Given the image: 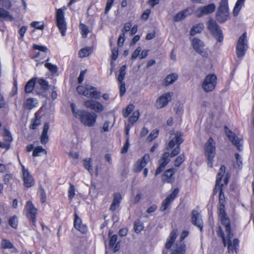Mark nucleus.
Here are the masks:
<instances>
[{
  "label": "nucleus",
  "instance_id": "obj_36",
  "mask_svg": "<svg viewBox=\"0 0 254 254\" xmlns=\"http://www.w3.org/2000/svg\"><path fill=\"white\" fill-rule=\"evenodd\" d=\"M186 156L184 153L179 155L174 160V165L176 167H180L185 162Z\"/></svg>",
  "mask_w": 254,
  "mask_h": 254
},
{
  "label": "nucleus",
  "instance_id": "obj_18",
  "mask_svg": "<svg viewBox=\"0 0 254 254\" xmlns=\"http://www.w3.org/2000/svg\"><path fill=\"white\" fill-rule=\"evenodd\" d=\"M172 99V94L170 92L163 94L157 98L155 103L157 109H161L166 107Z\"/></svg>",
  "mask_w": 254,
  "mask_h": 254
},
{
  "label": "nucleus",
  "instance_id": "obj_44",
  "mask_svg": "<svg viewBox=\"0 0 254 254\" xmlns=\"http://www.w3.org/2000/svg\"><path fill=\"white\" fill-rule=\"evenodd\" d=\"M159 165L158 167L156 169L155 173V176H157L159 174H160L164 169L166 165L169 163L168 162L163 161L159 160Z\"/></svg>",
  "mask_w": 254,
  "mask_h": 254
},
{
  "label": "nucleus",
  "instance_id": "obj_37",
  "mask_svg": "<svg viewBox=\"0 0 254 254\" xmlns=\"http://www.w3.org/2000/svg\"><path fill=\"white\" fill-rule=\"evenodd\" d=\"M134 109V106L132 104H129L126 109L122 111L124 118H126L132 112Z\"/></svg>",
  "mask_w": 254,
  "mask_h": 254
},
{
  "label": "nucleus",
  "instance_id": "obj_39",
  "mask_svg": "<svg viewBox=\"0 0 254 254\" xmlns=\"http://www.w3.org/2000/svg\"><path fill=\"white\" fill-rule=\"evenodd\" d=\"M79 27L80 30V33L82 37L83 38H86L89 33V30L87 26L85 24L81 23L79 24Z\"/></svg>",
  "mask_w": 254,
  "mask_h": 254
},
{
  "label": "nucleus",
  "instance_id": "obj_54",
  "mask_svg": "<svg viewBox=\"0 0 254 254\" xmlns=\"http://www.w3.org/2000/svg\"><path fill=\"white\" fill-rule=\"evenodd\" d=\"M4 140L5 142L9 143L10 145V143L12 141V136L10 132L8 130H6L4 132Z\"/></svg>",
  "mask_w": 254,
  "mask_h": 254
},
{
  "label": "nucleus",
  "instance_id": "obj_31",
  "mask_svg": "<svg viewBox=\"0 0 254 254\" xmlns=\"http://www.w3.org/2000/svg\"><path fill=\"white\" fill-rule=\"evenodd\" d=\"M204 28L203 24L199 23L193 25L191 28L190 32V34L191 36H194L197 33H200Z\"/></svg>",
  "mask_w": 254,
  "mask_h": 254
},
{
  "label": "nucleus",
  "instance_id": "obj_6",
  "mask_svg": "<svg viewBox=\"0 0 254 254\" xmlns=\"http://www.w3.org/2000/svg\"><path fill=\"white\" fill-rule=\"evenodd\" d=\"M229 16L228 0H220L219 5L216 13L217 20L220 23L226 21Z\"/></svg>",
  "mask_w": 254,
  "mask_h": 254
},
{
  "label": "nucleus",
  "instance_id": "obj_19",
  "mask_svg": "<svg viewBox=\"0 0 254 254\" xmlns=\"http://www.w3.org/2000/svg\"><path fill=\"white\" fill-rule=\"evenodd\" d=\"M175 169L173 168L166 170L161 176L162 184H172L175 181Z\"/></svg>",
  "mask_w": 254,
  "mask_h": 254
},
{
  "label": "nucleus",
  "instance_id": "obj_57",
  "mask_svg": "<svg viewBox=\"0 0 254 254\" xmlns=\"http://www.w3.org/2000/svg\"><path fill=\"white\" fill-rule=\"evenodd\" d=\"M120 88V95L122 97L124 95L126 91L125 82H119Z\"/></svg>",
  "mask_w": 254,
  "mask_h": 254
},
{
  "label": "nucleus",
  "instance_id": "obj_52",
  "mask_svg": "<svg viewBox=\"0 0 254 254\" xmlns=\"http://www.w3.org/2000/svg\"><path fill=\"white\" fill-rule=\"evenodd\" d=\"M32 48L34 50H38L40 51L44 52V53H47L49 51L47 47L45 46H41L37 44H33Z\"/></svg>",
  "mask_w": 254,
  "mask_h": 254
},
{
  "label": "nucleus",
  "instance_id": "obj_9",
  "mask_svg": "<svg viewBox=\"0 0 254 254\" xmlns=\"http://www.w3.org/2000/svg\"><path fill=\"white\" fill-rule=\"evenodd\" d=\"M217 84V77L214 73L207 75L202 83V88L205 92L213 91Z\"/></svg>",
  "mask_w": 254,
  "mask_h": 254
},
{
  "label": "nucleus",
  "instance_id": "obj_45",
  "mask_svg": "<svg viewBox=\"0 0 254 254\" xmlns=\"http://www.w3.org/2000/svg\"><path fill=\"white\" fill-rule=\"evenodd\" d=\"M38 83L41 86V88L44 91H46L49 89V83L45 79L41 78L37 80Z\"/></svg>",
  "mask_w": 254,
  "mask_h": 254
},
{
  "label": "nucleus",
  "instance_id": "obj_47",
  "mask_svg": "<svg viewBox=\"0 0 254 254\" xmlns=\"http://www.w3.org/2000/svg\"><path fill=\"white\" fill-rule=\"evenodd\" d=\"M159 130L155 129L151 131L149 135L148 136L147 140L148 142H151L153 140L156 138L159 135Z\"/></svg>",
  "mask_w": 254,
  "mask_h": 254
},
{
  "label": "nucleus",
  "instance_id": "obj_16",
  "mask_svg": "<svg viewBox=\"0 0 254 254\" xmlns=\"http://www.w3.org/2000/svg\"><path fill=\"white\" fill-rule=\"evenodd\" d=\"M73 227L82 234H86L88 230L87 225L82 223L81 219L76 212L74 214Z\"/></svg>",
  "mask_w": 254,
  "mask_h": 254
},
{
  "label": "nucleus",
  "instance_id": "obj_50",
  "mask_svg": "<svg viewBox=\"0 0 254 254\" xmlns=\"http://www.w3.org/2000/svg\"><path fill=\"white\" fill-rule=\"evenodd\" d=\"M40 201L42 203H44L46 201V193L43 188L40 187L39 189Z\"/></svg>",
  "mask_w": 254,
  "mask_h": 254
},
{
  "label": "nucleus",
  "instance_id": "obj_51",
  "mask_svg": "<svg viewBox=\"0 0 254 254\" xmlns=\"http://www.w3.org/2000/svg\"><path fill=\"white\" fill-rule=\"evenodd\" d=\"M27 27L26 26H22L18 31V33L20 35L18 38L19 40L22 41L24 39V35L27 31Z\"/></svg>",
  "mask_w": 254,
  "mask_h": 254
},
{
  "label": "nucleus",
  "instance_id": "obj_5",
  "mask_svg": "<svg viewBox=\"0 0 254 254\" xmlns=\"http://www.w3.org/2000/svg\"><path fill=\"white\" fill-rule=\"evenodd\" d=\"M24 210L25 216L28 220L31 223L32 226L34 229L37 227V217L38 215V209L35 207L31 200L26 202Z\"/></svg>",
  "mask_w": 254,
  "mask_h": 254
},
{
  "label": "nucleus",
  "instance_id": "obj_14",
  "mask_svg": "<svg viewBox=\"0 0 254 254\" xmlns=\"http://www.w3.org/2000/svg\"><path fill=\"white\" fill-rule=\"evenodd\" d=\"M179 193V188H176L174 189L173 191L162 201L160 208V211H165L167 210L171 202H172L178 196Z\"/></svg>",
  "mask_w": 254,
  "mask_h": 254
},
{
  "label": "nucleus",
  "instance_id": "obj_2",
  "mask_svg": "<svg viewBox=\"0 0 254 254\" xmlns=\"http://www.w3.org/2000/svg\"><path fill=\"white\" fill-rule=\"evenodd\" d=\"M76 90L79 94L91 98V99L85 100L83 104L85 108L93 110L95 112L76 109L75 105L71 103L70 108L73 115L85 126L93 127L96 123L97 118L96 113H100L104 111L105 107L100 102L92 99H99L101 97V93L98 91L95 87L89 84L78 85L76 87Z\"/></svg>",
  "mask_w": 254,
  "mask_h": 254
},
{
  "label": "nucleus",
  "instance_id": "obj_59",
  "mask_svg": "<svg viewBox=\"0 0 254 254\" xmlns=\"http://www.w3.org/2000/svg\"><path fill=\"white\" fill-rule=\"evenodd\" d=\"M129 147V139H128V138H127L126 139V142L124 144L123 148H122L121 153L122 154H125V153H127Z\"/></svg>",
  "mask_w": 254,
  "mask_h": 254
},
{
  "label": "nucleus",
  "instance_id": "obj_35",
  "mask_svg": "<svg viewBox=\"0 0 254 254\" xmlns=\"http://www.w3.org/2000/svg\"><path fill=\"white\" fill-rule=\"evenodd\" d=\"M69 188L68 189V198L70 201H72L75 195V186L70 183Z\"/></svg>",
  "mask_w": 254,
  "mask_h": 254
},
{
  "label": "nucleus",
  "instance_id": "obj_26",
  "mask_svg": "<svg viewBox=\"0 0 254 254\" xmlns=\"http://www.w3.org/2000/svg\"><path fill=\"white\" fill-rule=\"evenodd\" d=\"M93 51L92 47H86L82 48L78 51V57L80 58L87 57L92 53Z\"/></svg>",
  "mask_w": 254,
  "mask_h": 254
},
{
  "label": "nucleus",
  "instance_id": "obj_53",
  "mask_svg": "<svg viewBox=\"0 0 254 254\" xmlns=\"http://www.w3.org/2000/svg\"><path fill=\"white\" fill-rule=\"evenodd\" d=\"M30 25L32 27L38 30H43L44 28V25L38 21H33L31 23Z\"/></svg>",
  "mask_w": 254,
  "mask_h": 254
},
{
  "label": "nucleus",
  "instance_id": "obj_41",
  "mask_svg": "<svg viewBox=\"0 0 254 254\" xmlns=\"http://www.w3.org/2000/svg\"><path fill=\"white\" fill-rule=\"evenodd\" d=\"M246 0H237L235 3L233 12L234 14H238L240 12L242 7L244 5Z\"/></svg>",
  "mask_w": 254,
  "mask_h": 254
},
{
  "label": "nucleus",
  "instance_id": "obj_12",
  "mask_svg": "<svg viewBox=\"0 0 254 254\" xmlns=\"http://www.w3.org/2000/svg\"><path fill=\"white\" fill-rule=\"evenodd\" d=\"M226 135L231 143L235 145L239 151L243 150V140L238 137L227 126L224 127Z\"/></svg>",
  "mask_w": 254,
  "mask_h": 254
},
{
  "label": "nucleus",
  "instance_id": "obj_46",
  "mask_svg": "<svg viewBox=\"0 0 254 254\" xmlns=\"http://www.w3.org/2000/svg\"><path fill=\"white\" fill-rule=\"evenodd\" d=\"M83 166L89 173H91L93 172L92 160L91 158L85 159L83 160Z\"/></svg>",
  "mask_w": 254,
  "mask_h": 254
},
{
  "label": "nucleus",
  "instance_id": "obj_21",
  "mask_svg": "<svg viewBox=\"0 0 254 254\" xmlns=\"http://www.w3.org/2000/svg\"><path fill=\"white\" fill-rule=\"evenodd\" d=\"M192 46L194 50L199 54L205 57L207 54L202 49L204 47L203 43L197 38H194L192 40Z\"/></svg>",
  "mask_w": 254,
  "mask_h": 254
},
{
  "label": "nucleus",
  "instance_id": "obj_60",
  "mask_svg": "<svg viewBox=\"0 0 254 254\" xmlns=\"http://www.w3.org/2000/svg\"><path fill=\"white\" fill-rule=\"evenodd\" d=\"M125 36L124 34L121 33L118 39L117 44L119 47H122L124 45L125 41Z\"/></svg>",
  "mask_w": 254,
  "mask_h": 254
},
{
  "label": "nucleus",
  "instance_id": "obj_24",
  "mask_svg": "<svg viewBox=\"0 0 254 254\" xmlns=\"http://www.w3.org/2000/svg\"><path fill=\"white\" fill-rule=\"evenodd\" d=\"M186 245L184 243H176L175 248L172 250L171 254H186Z\"/></svg>",
  "mask_w": 254,
  "mask_h": 254
},
{
  "label": "nucleus",
  "instance_id": "obj_15",
  "mask_svg": "<svg viewBox=\"0 0 254 254\" xmlns=\"http://www.w3.org/2000/svg\"><path fill=\"white\" fill-rule=\"evenodd\" d=\"M191 222L201 232L203 229V222L200 214L195 210H192L191 213Z\"/></svg>",
  "mask_w": 254,
  "mask_h": 254
},
{
  "label": "nucleus",
  "instance_id": "obj_55",
  "mask_svg": "<svg viewBox=\"0 0 254 254\" xmlns=\"http://www.w3.org/2000/svg\"><path fill=\"white\" fill-rule=\"evenodd\" d=\"M132 26V24L131 22H127L126 23L122 29V33L126 35V34L129 31H130Z\"/></svg>",
  "mask_w": 254,
  "mask_h": 254
},
{
  "label": "nucleus",
  "instance_id": "obj_17",
  "mask_svg": "<svg viewBox=\"0 0 254 254\" xmlns=\"http://www.w3.org/2000/svg\"><path fill=\"white\" fill-rule=\"evenodd\" d=\"M22 179L23 181V185L26 188H29L34 185L35 180L33 176L30 174L27 169L22 166Z\"/></svg>",
  "mask_w": 254,
  "mask_h": 254
},
{
  "label": "nucleus",
  "instance_id": "obj_49",
  "mask_svg": "<svg viewBox=\"0 0 254 254\" xmlns=\"http://www.w3.org/2000/svg\"><path fill=\"white\" fill-rule=\"evenodd\" d=\"M13 179V175L11 174H5L2 177V181L4 184L8 185Z\"/></svg>",
  "mask_w": 254,
  "mask_h": 254
},
{
  "label": "nucleus",
  "instance_id": "obj_61",
  "mask_svg": "<svg viewBox=\"0 0 254 254\" xmlns=\"http://www.w3.org/2000/svg\"><path fill=\"white\" fill-rule=\"evenodd\" d=\"M114 0H107L106 7L105 8V13H107L111 8Z\"/></svg>",
  "mask_w": 254,
  "mask_h": 254
},
{
  "label": "nucleus",
  "instance_id": "obj_64",
  "mask_svg": "<svg viewBox=\"0 0 254 254\" xmlns=\"http://www.w3.org/2000/svg\"><path fill=\"white\" fill-rule=\"evenodd\" d=\"M151 12V10L149 9H146L141 14V18L143 19L147 20Z\"/></svg>",
  "mask_w": 254,
  "mask_h": 254
},
{
  "label": "nucleus",
  "instance_id": "obj_4",
  "mask_svg": "<svg viewBox=\"0 0 254 254\" xmlns=\"http://www.w3.org/2000/svg\"><path fill=\"white\" fill-rule=\"evenodd\" d=\"M204 155L207 158L208 166L213 167L214 158L216 155V143L212 137H210L204 145Z\"/></svg>",
  "mask_w": 254,
  "mask_h": 254
},
{
  "label": "nucleus",
  "instance_id": "obj_58",
  "mask_svg": "<svg viewBox=\"0 0 254 254\" xmlns=\"http://www.w3.org/2000/svg\"><path fill=\"white\" fill-rule=\"evenodd\" d=\"M141 51V48L140 47H138L136 49L132 52L131 54V59L135 60L137 59L138 56L140 55Z\"/></svg>",
  "mask_w": 254,
  "mask_h": 254
},
{
  "label": "nucleus",
  "instance_id": "obj_3",
  "mask_svg": "<svg viewBox=\"0 0 254 254\" xmlns=\"http://www.w3.org/2000/svg\"><path fill=\"white\" fill-rule=\"evenodd\" d=\"M183 134L181 132H177L175 136L171 139L166 146V149L169 150L173 149L171 151L170 153L169 152H165L163 154L161 161L169 162V157H174L178 155L181 151V144L183 142L184 139L182 137Z\"/></svg>",
  "mask_w": 254,
  "mask_h": 254
},
{
  "label": "nucleus",
  "instance_id": "obj_20",
  "mask_svg": "<svg viewBox=\"0 0 254 254\" xmlns=\"http://www.w3.org/2000/svg\"><path fill=\"white\" fill-rule=\"evenodd\" d=\"M0 5L2 6V7H0V18H7L10 17L9 12L3 8L7 9H10L12 6V3L10 0H0Z\"/></svg>",
  "mask_w": 254,
  "mask_h": 254
},
{
  "label": "nucleus",
  "instance_id": "obj_28",
  "mask_svg": "<svg viewBox=\"0 0 254 254\" xmlns=\"http://www.w3.org/2000/svg\"><path fill=\"white\" fill-rule=\"evenodd\" d=\"M36 99L33 98H29L24 101L23 107L24 109L30 110L36 107L37 103L35 102Z\"/></svg>",
  "mask_w": 254,
  "mask_h": 254
},
{
  "label": "nucleus",
  "instance_id": "obj_38",
  "mask_svg": "<svg viewBox=\"0 0 254 254\" xmlns=\"http://www.w3.org/2000/svg\"><path fill=\"white\" fill-rule=\"evenodd\" d=\"M126 65H123L121 67L119 70V74L117 78L119 82H125L123 80H124L126 75Z\"/></svg>",
  "mask_w": 254,
  "mask_h": 254
},
{
  "label": "nucleus",
  "instance_id": "obj_25",
  "mask_svg": "<svg viewBox=\"0 0 254 254\" xmlns=\"http://www.w3.org/2000/svg\"><path fill=\"white\" fill-rule=\"evenodd\" d=\"M37 78L33 77L30 79L25 84L24 90L26 93H30L34 90Z\"/></svg>",
  "mask_w": 254,
  "mask_h": 254
},
{
  "label": "nucleus",
  "instance_id": "obj_7",
  "mask_svg": "<svg viewBox=\"0 0 254 254\" xmlns=\"http://www.w3.org/2000/svg\"><path fill=\"white\" fill-rule=\"evenodd\" d=\"M56 25L62 36H64L67 30V25L64 18V13L62 8L56 9Z\"/></svg>",
  "mask_w": 254,
  "mask_h": 254
},
{
  "label": "nucleus",
  "instance_id": "obj_63",
  "mask_svg": "<svg viewBox=\"0 0 254 254\" xmlns=\"http://www.w3.org/2000/svg\"><path fill=\"white\" fill-rule=\"evenodd\" d=\"M235 156L236 159V163L239 167H241L243 164L242 159L240 155V154L238 153H236L235 154Z\"/></svg>",
  "mask_w": 254,
  "mask_h": 254
},
{
  "label": "nucleus",
  "instance_id": "obj_42",
  "mask_svg": "<svg viewBox=\"0 0 254 254\" xmlns=\"http://www.w3.org/2000/svg\"><path fill=\"white\" fill-rule=\"evenodd\" d=\"M50 60V58H48L46 60V63L45 64V67L47 68L49 71L53 73H55L58 71V67L56 65L53 64L51 63H48Z\"/></svg>",
  "mask_w": 254,
  "mask_h": 254
},
{
  "label": "nucleus",
  "instance_id": "obj_23",
  "mask_svg": "<svg viewBox=\"0 0 254 254\" xmlns=\"http://www.w3.org/2000/svg\"><path fill=\"white\" fill-rule=\"evenodd\" d=\"M49 129V125L48 123H45L43 127V129L40 136V142L43 145H46L49 141V137L48 135V132Z\"/></svg>",
  "mask_w": 254,
  "mask_h": 254
},
{
  "label": "nucleus",
  "instance_id": "obj_40",
  "mask_svg": "<svg viewBox=\"0 0 254 254\" xmlns=\"http://www.w3.org/2000/svg\"><path fill=\"white\" fill-rule=\"evenodd\" d=\"M18 221L16 215L11 216L8 219V224L12 228L16 229L18 227Z\"/></svg>",
  "mask_w": 254,
  "mask_h": 254
},
{
  "label": "nucleus",
  "instance_id": "obj_43",
  "mask_svg": "<svg viewBox=\"0 0 254 254\" xmlns=\"http://www.w3.org/2000/svg\"><path fill=\"white\" fill-rule=\"evenodd\" d=\"M41 153H47V151L41 146H38L34 149L33 151L32 156L33 157H37L40 155Z\"/></svg>",
  "mask_w": 254,
  "mask_h": 254
},
{
  "label": "nucleus",
  "instance_id": "obj_62",
  "mask_svg": "<svg viewBox=\"0 0 254 254\" xmlns=\"http://www.w3.org/2000/svg\"><path fill=\"white\" fill-rule=\"evenodd\" d=\"M86 69H84L83 70L81 71L79 75L77 78V81L79 84H81L84 80V76L85 74L86 73Z\"/></svg>",
  "mask_w": 254,
  "mask_h": 254
},
{
  "label": "nucleus",
  "instance_id": "obj_33",
  "mask_svg": "<svg viewBox=\"0 0 254 254\" xmlns=\"http://www.w3.org/2000/svg\"><path fill=\"white\" fill-rule=\"evenodd\" d=\"M0 247L2 249H11L14 248L13 244L9 240L6 239L1 240Z\"/></svg>",
  "mask_w": 254,
  "mask_h": 254
},
{
  "label": "nucleus",
  "instance_id": "obj_10",
  "mask_svg": "<svg viewBox=\"0 0 254 254\" xmlns=\"http://www.w3.org/2000/svg\"><path fill=\"white\" fill-rule=\"evenodd\" d=\"M150 156L148 154H145L141 158L138 159L134 164L133 166V172L134 173H139L143 169V174L144 178L148 175V170L147 168H144L150 161Z\"/></svg>",
  "mask_w": 254,
  "mask_h": 254
},
{
  "label": "nucleus",
  "instance_id": "obj_34",
  "mask_svg": "<svg viewBox=\"0 0 254 254\" xmlns=\"http://www.w3.org/2000/svg\"><path fill=\"white\" fill-rule=\"evenodd\" d=\"M143 229L144 226L143 223L139 219L136 220L133 225L134 232L138 234Z\"/></svg>",
  "mask_w": 254,
  "mask_h": 254
},
{
  "label": "nucleus",
  "instance_id": "obj_27",
  "mask_svg": "<svg viewBox=\"0 0 254 254\" xmlns=\"http://www.w3.org/2000/svg\"><path fill=\"white\" fill-rule=\"evenodd\" d=\"M189 14V9L186 8L177 13L173 17V21L174 22L181 21L184 19Z\"/></svg>",
  "mask_w": 254,
  "mask_h": 254
},
{
  "label": "nucleus",
  "instance_id": "obj_56",
  "mask_svg": "<svg viewBox=\"0 0 254 254\" xmlns=\"http://www.w3.org/2000/svg\"><path fill=\"white\" fill-rule=\"evenodd\" d=\"M176 240L172 238L171 237L169 236L167 239L166 243L165 244V248L167 250H169L171 248L173 244L174 243Z\"/></svg>",
  "mask_w": 254,
  "mask_h": 254
},
{
  "label": "nucleus",
  "instance_id": "obj_22",
  "mask_svg": "<svg viewBox=\"0 0 254 254\" xmlns=\"http://www.w3.org/2000/svg\"><path fill=\"white\" fill-rule=\"evenodd\" d=\"M122 199V197L120 193H114L113 194V200L110 205V210L113 212L115 211L120 206Z\"/></svg>",
  "mask_w": 254,
  "mask_h": 254
},
{
  "label": "nucleus",
  "instance_id": "obj_32",
  "mask_svg": "<svg viewBox=\"0 0 254 254\" xmlns=\"http://www.w3.org/2000/svg\"><path fill=\"white\" fill-rule=\"evenodd\" d=\"M140 116V113L139 111H134L132 115L128 118V123L131 126H133L135 123H136Z\"/></svg>",
  "mask_w": 254,
  "mask_h": 254
},
{
  "label": "nucleus",
  "instance_id": "obj_8",
  "mask_svg": "<svg viewBox=\"0 0 254 254\" xmlns=\"http://www.w3.org/2000/svg\"><path fill=\"white\" fill-rule=\"evenodd\" d=\"M207 26L208 30L217 42H221L223 40L222 31L214 20L209 19L207 23Z\"/></svg>",
  "mask_w": 254,
  "mask_h": 254
},
{
  "label": "nucleus",
  "instance_id": "obj_11",
  "mask_svg": "<svg viewBox=\"0 0 254 254\" xmlns=\"http://www.w3.org/2000/svg\"><path fill=\"white\" fill-rule=\"evenodd\" d=\"M236 54L238 58L243 57L248 49L247 33H244L239 38L236 45Z\"/></svg>",
  "mask_w": 254,
  "mask_h": 254
},
{
  "label": "nucleus",
  "instance_id": "obj_13",
  "mask_svg": "<svg viewBox=\"0 0 254 254\" xmlns=\"http://www.w3.org/2000/svg\"><path fill=\"white\" fill-rule=\"evenodd\" d=\"M216 8L215 4L213 3L198 7L195 11L194 14L197 17H201L204 15L213 13Z\"/></svg>",
  "mask_w": 254,
  "mask_h": 254
},
{
  "label": "nucleus",
  "instance_id": "obj_30",
  "mask_svg": "<svg viewBox=\"0 0 254 254\" xmlns=\"http://www.w3.org/2000/svg\"><path fill=\"white\" fill-rule=\"evenodd\" d=\"M178 76L176 73H171L168 75L164 79L165 86H168L173 83L178 78Z\"/></svg>",
  "mask_w": 254,
  "mask_h": 254
},
{
  "label": "nucleus",
  "instance_id": "obj_1",
  "mask_svg": "<svg viewBox=\"0 0 254 254\" xmlns=\"http://www.w3.org/2000/svg\"><path fill=\"white\" fill-rule=\"evenodd\" d=\"M225 166L222 165L216 175L215 188L212 194L215 195L219 190V201L217 205L218 216L222 226H219L216 230L217 236L222 240V243L226 247L227 246L229 254H234V251L237 253L240 241L238 239H231L234 236L233 228L231 226V220L225 211L226 204V196L223 192L224 184H221L223 177L225 174Z\"/></svg>",
  "mask_w": 254,
  "mask_h": 254
},
{
  "label": "nucleus",
  "instance_id": "obj_48",
  "mask_svg": "<svg viewBox=\"0 0 254 254\" xmlns=\"http://www.w3.org/2000/svg\"><path fill=\"white\" fill-rule=\"evenodd\" d=\"M39 119L35 116V118L32 120L29 128L32 129H35L40 125Z\"/></svg>",
  "mask_w": 254,
  "mask_h": 254
},
{
  "label": "nucleus",
  "instance_id": "obj_29",
  "mask_svg": "<svg viewBox=\"0 0 254 254\" xmlns=\"http://www.w3.org/2000/svg\"><path fill=\"white\" fill-rule=\"evenodd\" d=\"M118 236L116 234L112 236L109 241V247L110 248H114V252H116L119 250L120 246H118L119 242L116 244Z\"/></svg>",
  "mask_w": 254,
  "mask_h": 254
}]
</instances>
